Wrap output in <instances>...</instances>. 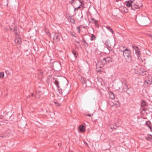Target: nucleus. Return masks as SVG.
<instances>
[{
  "label": "nucleus",
  "instance_id": "nucleus-35",
  "mask_svg": "<svg viewBox=\"0 0 152 152\" xmlns=\"http://www.w3.org/2000/svg\"><path fill=\"white\" fill-rule=\"evenodd\" d=\"M79 1V2L80 3V4H81V5H83V3L81 1V0H78Z\"/></svg>",
  "mask_w": 152,
  "mask_h": 152
},
{
  "label": "nucleus",
  "instance_id": "nucleus-7",
  "mask_svg": "<svg viewBox=\"0 0 152 152\" xmlns=\"http://www.w3.org/2000/svg\"><path fill=\"white\" fill-rule=\"evenodd\" d=\"M72 54L71 55V58L72 60L75 61L77 57L78 53L75 50H72Z\"/></svg>",
  "mask_w": 152,
  "mask_h": 152
},
{
  "label": "nucleus",
  "instance_id": "nucleus-3",
  "mask_svg": "<svg viewBox=\"0 0 152 152\" xmlns=\"http://www.w3.org/2000/svg\"><path fill=\"white\" fill-rule=\"evenodd\" d=\"M150 22L149 18L147 17L142 16L140 18L139 23L143 26H146Z\"/></svg>",
  "mask_w": 152,
  "mask_h": 152
},
{
  "label": "nucleus",
  "instance_id": "nucleus-44",
  "mask_svg": "<svg viewBox=\"0 0 152 152\" xmlns=\"http://www.w3.org/2000/svg\"><path fill=\"white\" fill-rule=\"evenodd\" d=\"M137 19H138V20L139 19V18L137 17L136 18V21H137Z\"/></svg>",
  "mask_w": 152,
  "mask_h": 152
},
{
  "label": "nucleus",
  "instance_id": "nucleus-45",
  "mask_svg": "<svg viewBox=\"0 0 152 152\" xmlns=\"http://www.w3.org/2000/svg\"><path fill=\"white\" fill-rule=\"evenodd\" d=\"M75 1H77V0H73L72 1V2H73Z\"/></svg>",
  "mask_w": 152,
  "mask_h": 152
},
{
  "label": "nucleus",
  "instance_id": "nucleus-39",
  "mask_svg": "<svg viewBox=\"0 0 152 152\" xmlns=\"http://www.w3.org/2000/svg\"><path fill=\"white\" fill-rule=\"evenodd\" d=\"M87 115L89 117H91V114H88Z\"/></svg>",
  "mask_w": 152,
  "mask_h": 152
},
{
  "label": "nucleus",
  "instance_id": "nucleus-14",
  "mask_svg": "<svg viewBox=\"0 0 152 152\" xmlns=\"http://www.w3.org/2000/svg\"><path fill=\"white\" fill-rule=\"evenodd\" d=\"M104 27L113 34L114 32L113 30L109 26H104Z\"/></svg>",
  "mask_w": 152,
  "mask_h": 152
},
{
  "label": "nucleus",
  "instance_id": "nucleus-47",
  "mask_svg": "<svg viewBox=\"0 0 152 152\" xmlns=\"http://www.w3.org/2000/svg\"><path fill=\"white\" fill-rule=\"evenodd\" d=\"M31 95L32 96H34V94H31Z\"/></svg>",
  "mask_w": 152,
  "mask_h": 152
},
{
  "label": "nucleus",
  "instance_id": "nucleus-23",
  "mask_svg": "<svg viewBox=\"0 0 152 152\" xmlns=\"http://www.w3.org/2000/svg\"><path fill=\"white\" fill-rule=\"evenodd\" d=\"M145 70H144V69L142 68H140L139 69V73L141 75H142V74L143 73V72H144Z\"/></svg>",
  "mask_w": 152,
  "mask_h": 152
},
{
  "label": "nucleus",
  "instance_id": "nucleus-22",
  "mask_svg": "<svg viewBox=\"0 0 152 152\" xmlns=\"http://www.w3.org/2000/svg\"><path fill=\"white\" fill-rule=\"evenodd\" d=\"M145 124L146 125H147L148 127L151 129L152 128L151 126L150 125V122L149 121H147L145 123Z\"/></svg>",
  "mask_w": 152,
  "mask_h": 152
},
{
  "label": "nucleus",
  "instance_id": "nucleus-15",
  "mask_svg": "<svg viewBox=\"0 0 152 152\" xmlns=\"http://www.w3.org/2000/svg\"><path fill=\"white\" fill-rule=\"evenodd\" d=\"M54 83L56 86L57 90L58 89V87H59L60 86L59 85V82L57 80L55 79Z\"/></svg>",
  "mask_w": 152,
  "mask_h": 152
},
{
  "label": "nucleus",
  "instance_id": "nucleus-26",
  "mask_svg": "<svg viewBox=\"0 0 152 152\" xmlns=\"http://www.w3.org/2000/svg\"><path fill=\"white\" fill-rule=\"evenodd\" d=\"M4 76V73L3 72H0V78H2Z\"/></svg>",
  "mask_w": 152,
  "mask_h": 152
},
{
  "label": "nucleus",
  "instance_id": "nucleus-48",
  "mask_svg": "<svg viewBox=\"0 0 152 152\" xmlns=\"http://www.w3.org/2000/svg\"><path fill=\"white\" fill-rule=\"evenodd\" d=\"M152 36V35H151V34H150V35H149V36Z\"/></svg>",
  "mask_w": 152,
  "mask_h": 152
},
{
  "label": "nucleus",
  "instance_id": "nucleus-34",
  "mask_svg": "<svg viewBox=\"0 0 152 152\" xmlns=\"http://www.w3.org/2000/svg\"><path fill=\"white\" fill-rule=\"evenodd\" d=\"M55 103L56 105V106H59L60 105V103H57L56 102H55Z\"/></svg>",
  "mask_w": 152,
  "mask_h": 152
},
{
  "label": "nucleus",
  "instance_id": "nucleus-18",
  "mask_svg": "<svg viewBox=\"0 0 152 152\" xmlns=\"http://www.w3.org/2000/svg\"><path fill=\"white\" fill-rule=\"evenodd\" d=\"M118 127V126H117L115 125H111L110 126V127L111 129H116Z\"/></svg>",
  "mask_w": 152,
  "mask_h": 152
},
{
  "label": "nucleus",
  "instance_id": "nucleus-32",
  "mask_svg": "<svg viewBox=\"0 0 152 152\" xmlns=\"http://www.w3.org/2000/svg\"><path fill=\"white\" fill-rule=\"evenodd\" d=\"M148 84V83L147 81L145 80L144 82V85L145 86H147Z\"/></svg>",
  "mask_w": 152,
  "mask_h": 152
},
{
  "label": "nucleus",
  "instance_id": "nucleus-4",
  "mask_svg": "<svg viewBox=\"0 0 152 152\" xmlns=\"http://www.w3.org/2000/svg\"><path fill=\"white\" fill-rule=\"evenodd\" d=\"M53 68L56 71H59L61 69V63L59 62H54L53 64Z\"/></svg>",
  "mask_w": 152,
  "mask_h": 152
},
{
  "label": "nucleus",
  "instance_id": "nucleus-33",
  "mask_svg": "<svg viewBox=\"0 0 152 152\" xmlns=\"http://www.w3.org/2000/svg\"><path fill=\"white\" fill-rule=\"evenodd\" d=\"M81 41L82 42H84V43H86L87 44H88V43H87V42H86V40H85V39L83 38H82V40H81Z\"/></svg>",
  "mask_w": 152,
  "mask_h": 152
},
{
  "label": "nucleus",
  "instance_id": "nucleus-9",
  "mask_svg": "<svg viewBox=\"0 0 152 152\" xmlns=\"http://www.w3.org/2000/svg\"><path fill=\"white\" fill-rule=\"evenodd\" d=\"M12 114L10 112H8L5 115V117L6 118V119L7 120H11L12 119Z\"/></svg>",
  "mask_w": 152,
  "mask_h": 152
},
{
  "label": "nucleus",
  "instance_id": "nucleus-1",
  "mask_svg": "<svg viewBox=\"0 0 152 152\" xmlns=\"http://www.w3.org/2000/svg\"><path fill=\"white\" fill-rule=\"evenodd\" d=\"M70 90V86H69L68 83H63L61 84L57 90L59 93L65 96L68 94Z\"/></svg>",
  "mask_w": 152,
  "mask_h": 152
},
{
  "label": "nucleus",
  "instance_id": "nucleus-5",
  "mask_svg": "<svg viewBox=\"0 0 152 152\" xmlns=\"http://www.w3.org/2000/svg\"><path fill=\"white\" fill-rule=\"evenodd\" d=\"M133 48L134 50L135 53L138 57L140 56V51L139 50L138 47L137 46H135L134 45H132Z\"/></svg>",
  "mask_w": 152,
  "mask_h": 152
},
{
  "label": "nucleus",
  "instance_id": "nucleus-8",
  "mask_svg": "<svg viewBox=\"0 0 152 152\" xmlns=\"http://www.w3.org/2000/svg\"><path fill=\"white\" fill-rule=\"evenodd\" d=\"M119 10L122 13H126L128 12V9L125 6H121L119 8Z\"/></svg>",
  "mask_w": 152,
  "mask_h": 152
},
{
  "label": "nucleus",
  "instance_id": "nucleus-17",
  "mask_svg": "<svg viewBox=\"0 0 152 152\" xmlns=\"http://www.w3.org/2000/svg\"><path fill=\"white\" fill-rule=\"evenodd\" d=\"M107 57L104 58L102 60V63L104 64L107 63Z\"/></svg>",
  "mask_w": 152,
  "mask_h": 152
},
{
  "label": "nucleus",
  "instance_id": "nucleus-37",
  "mask_svg": "<svg viewBox=\"0 0 152 152\" xmlns=\"http://www.w3.org/2000/svg\"><path fill=\"white\" fill-rule=\"evenodd\" d=\"M125 86H126V89H128L129 88L127 85L126 84H125Z\"/></svg>",
  "mask_w": 152,
  "mask_h": 152
},
{
  "label": "nucleus",
  "instance_id": "nucleus-42",
  "mask_svg": "<svg viewBox=\"0 0 152 152\" xmlns=\"http://www.w3.org/2000/svg\"><path fill=\"white\" fill-rule=\"evenodd\" d=\"M72 36L74 37H76L74 34H72Z\"/></svg>",
  "mask_w": 152,
  "mask_h": 152
},
{
  "label": "nucleus",
  "instance_id": "nucleus-6",
  "mask_svg": "<svg viewBox=\"0 0 152 152\" xmlns=\"http://www.w3.org/2000/svg\"><path fill=\"white\" fill-rule=\"evenodd\" d=\"M142 6V4H134L133 5L132 7V10L135 11L136 9H140Z\"/></svg>",
  "mask_w": 152,
  "mask_h": 152
},
{
  "label": "nucleus",
  "instance_id": "nucleus-10",
  "mask_svg": "<svg viewBox=\"0 0 152 152\" xmlns=\"http://www.w3.org/2000/svg\"><path fill=\"white\" fill-rule=\"evenodd\" d=\"M79 131L81 132H84L86 131L85 127L84 126L82 125H80L79 127Z\"/></svg>",
  "mask_w": 152,
  "mask_h": 152
},
{
  "label": "nucleus",
  "instance_id": "nucleus-11",
  "mask_svg": "<svg viewBox=\"0 0 152 152\" xmlns=\"http://www.w3.org/2000/svg\"><path fill=\"white\" fill-rule=\"evenodd\" d=\"M58 34L56 32L54 33L53 38V42H54L55 39H57V42H58V41L60 40V38L58 37Z\"/></svg>",
  "mask_w": 152,
  "mask_h": 152
},
{
  "label": "nucleus",
  "instance_id": "nucleus-43",
  "mask_svg": "<svg viewBox=\"0 0 152 152\" xmlns=\"http://www.w3.org/2000/svg\"><path fill=\"white\" fill-rule=\"evenodd\" d=\"M142 109L143 110H144V111H145V108H143V107H142Z\"/></svg>",
  "mask_w": 152,
  "mask_h": 152
},
{
  "label": "nucleus",
  "instance_id": "nucleus-25",
  "mask_svg": "<svg viewBox=\"0 0 152 152\" xmlns=\"http://www.w3.org/2000/svg\"><path fill=\"white\" fill-rule=\"evenodd\" d=\"M105 45L107 46H108L110 45V41L109 40H107L105 43Z\"/></svg>",
  "mask_w": 152,
  "mask_h": 152
},
{
  "label": "nucleus",
  "instance_id": "nucleus-20",
  "mask_svg": "<svg viewBox=\"0 0 152 152\" xmlns=\"http://www.w3.org/2000/svg\"><path fill=\"white\" fill-rule=\"evenodd\" d=\"M20 38H15V43L18 44L20 43Z\"/></svg>",
  "mask_w": 152,
  "mask_h": 152
},
{
  "label": "nucleus",
  "instance_id": "nucleus-46",
  "mask_svg": "<svg viewBox=\"0 0 152 152\" xmlns=\"http://www.w3.org/2000/svg\"><path fill=\"white\" fill-rule=\"evenodd\" d=\"M61 143H59L58 144V145L61 146Z\"/></svg>",
  "mask_w": 152,
  "mask_h": 152
},
{
  "label": "nucleus",
  "instance_id": "nucleus-31",
  "mask_svg": "<svg viewBox=\"0 0 152 152\" xmlns=\"http://www.w3.org/2000/svg\"><path fill=\"white\" fill-rule=\"evenodd\" d=\"M148 72L146 71L145 70L144 72H143V73L142 74V75L144 76L145 75H146L148 74Z\"/></svg>",
  "mask_w": 152,
  "mask_h": 152
},
{
  "label": "nucleus",
  "instance_id": "nucleus-21",
  "mask_svg": "<svg viewBox=\"0 0 152 152\" xmlns=\"http://www.w3.org/2000/svg\"><path fill=\"white\" fill-rule=\"evenodd\" d=\"M107 63L110 64V63L112 62L113 61L112 59L110 57H107Z\"/></svg>",
  "mask_w": 152,
  "mask_h": 152
},
{
  "label": "nucleus",
  "instance_id": "nucleus-30",
  "mask_svg": "<svg viewBox=\"0 0 152 152\" xmlns=\"http://www.w3.org/2000/svg\"><path fill=\"white\" fill-rule=\"evenodd\" d=\"M76 29L78 33H80V26H78L76 28Z\"/></svg>",
  "mask_w": 152,
  "mask_h": 152
},
{
  "label": "nucleus",
  "instance_id": "nucleus-24",
  "mask_svg": "<svg viewBox=\"0 0 152 152\" xmlns=\"http://www.w3.org/2000/svg\"><path fill=\"white\" fill-rule=\"evenodd\" d=\"M146 105V102L144 101H142L141 102V105L142 107H144Z\"/></svg>",
  "mask_w": 152,
  "mask_h": 152
},
{
  "label": "nucleus",
  "instance_id": "nucleus-28",
  "mask_svg": "<svg viewBox=\"0 0 152 152\" xmlns=\"http://www.w3.org/2000/svg\"><path fill=\"white\" fill-rule=\"evenodd\" d=\"M92 22H93L94 24L95 25H96V24L97 23V21L96 20H95L94 18H92Z\"/></svg>",
  "mask_w": 152,
  "mask_h": 152
},
{
  "label": "nucleus",
  "instance_id": "nucleus-19",
  "mask_svg": "<svg viewBox=\"0 0 152 152\" xmlns=\"http://www.w3.org/2000/svg\"><path fill=\"white\" fill-rule=\"evenodd\" d=\"M80 80L83 83H86V80L85 78L81 77Z\"/></svg>",
  "mask_w": 152,
  "mask_h": 152
},
{
  "label": "nucleus",
  "instance_id": "nucleus-2",
  "mask_svg": "<svg viewBox=\"0 0 152 152\" xmlns=\"http://www.w3.org/2000/svg\"><path fill=\"white\" fill-rule=\"evenodd\" d=\"M123 56L126 62L130 63L132 59L130 50L128 49H126L123 51Z\"/></svg>",
  "mask_w": 152,
  "mask_h": 152
},
{
  "label": "nucleus",
  "instance_id": "nucleus-27",
  "mask_svg": "<svg viewBox=\"0 0 152 152\" xmlns=\"http://www.w3.org/2000/svg\"><path fill=\"white\" fill-rule=\"evenodd\" d=\"M70 22L73 24H74L75 23V21L74 18H71L70 19Z\"/></svg>",
  "mask_w": 152,
  "mask_h": 152
},
{
  "label": "nucleus",
  "instance_id": "nucleus-12",
  "mask_svg": "<svg viewBox=\"0 0 152 152\" xmlns=\"http://www.w3.org/2000/svg\"><path fill=\"white\" fill-rule=\"evenodd\" d=\"M109 97L110 99H113L115 98V95L112 91H110L109 93Z\"/></svg>",
  "mask_w": 152,
  "mask_h": 152
},
{
  "label": "nucleus",
  "instance_id": "nucleus-29",
  "mask_svg": "<svg viewBox=\"0 0 152 152\" xmlns=\"http://www.w3.org/2000/svg\"><path fill=\"white\" fill-rule=\"evenodd\" d=\"M93 38H96V37L94 35V34H91V41H93V40H94V39H93Z\"/></svg>",
  "mask_w": 152,
  "mask_h": 152
},
{
  "label": "nucleus",
  "instance_id": "nucleus-41",
  "mask_svg": "<svg viewBox=\"0 0 152 152\" xmlns=\"http://www.w3.org/2000/svg\"><path fill=\"white\" fill-rule=\"evenodd\" d=\"M96 26L98 27H99V25L98 23H97L96 24V25H95Z\"/></svg>",
  "mask_w": 152,
  "mask_h": 152
},
{
  "label": "nucleus",
  "instance_id": "nucleus-36",
  "mask_svg": "<svg viewBox=\"0 0 152 152\" xmlns=\"http://www.w3.org/2000/svg\"><path fill=\"white\" fill-rule=\"evenodd\" d=\"M81 6H82V5H81V4H80V5L78 7H77L76 9H79V8H80V7H81Z\"/></svg>",
  "mask_w": 152,
  "mask_h": 152
},
{
  "label": "nucleus",
  "instance_id": "nucleus-40",
  "mask_svg": "<svg viewBox=\"0 0 152 152\" xmlns=\"http://www.w3.org/2000/svg\"><path fill=\"white\" fill-rule=\"evenodd\" d=\"M145 139L147 140H150L149 139V137H145Z\"/></svg>",
  "mask_w": 152,
  "mask_h": 152
},
{
  "label": "nucleus",
  "instance_id": "nucleus-38",
  "mask_svg": "<svg viewBox=\"0 0 152 152\" xmlns=\"http://www.w3.org/2000/svg\"><path fill=\"white\" fill-rule=\"evenodd\" d=\"M129 0V2H131V3H133V0Z\"/></svg>",
  "mask_w": 152,
  "mask_h": 152
},
{
  "label": "nucleus",
  "instance_id": "nucleus-16",
  "mask_svg": "<svg viewBox=\"0 0 152 152\" xmlns=\"http://www.w3.org/2000/svg\"><path fill=\"white\" fill-rule=\"evenodd\" d=\"M8 137V134L7 133H3L2 134H0V139H1V138H6Z\"/></svg>",
  "mask_w": 152,
  "mask_h": 152
},
{
  "label": "nucleus",
  "instance_id": "nucleus-13",
  "mask_svg": "<svg viewBox=\"0 0 152 152\" xmlns=\"http://www.w3.org/2000/svg\"><path fill=\"white\" fill-rule=\"evenodd\" d=\"M125 3L127 7H128L130 8V9L132 10V7L133 5H132L130 2L129 1H126Z\"/></svg>",
  "mask_w": 152,
  "mask_h": 152
}]
</instances>
